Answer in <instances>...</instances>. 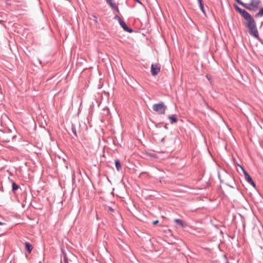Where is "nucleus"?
I'll return each instance as SVG.
<instances>
[{
    "label": "nucleus",
    "instance_id": "a211bd4d",
    "mask_svg": "<svg viewBox=\"0 0 263 263\" xmlns=\"http://www.w3.org/2000/svg\"><path fill=\"white\" fill-rule=\"evenodd\" d=\"M71 131H72V133L74 134V135L75 136L77 137L76 126H75L74 124H72V125H71Z\"/></svg>",
    "mask_w": 263,
    "mask_h": 263
},
{
    "label": "nucleus",
    "instance_id": "5701e85b",
    "mask_svg": "<svg viewBox=\"0 0 263 263\" xmlns=\"http://www.w3.org/2000/svg\"><path fill=\"white\" fill-rule=\"evenodd\" d=\"M92 17V18H91V19L93 20L95 22L98 23L97 17L95 15H93Z\"/></svg>",
    "mask_w": 263,
    "mask_h": 263
},
{
    "label": "nucleus",
    "instance_id": "bb28decb",
    "mask_svg": "<svg viewBox=\"0 0 263 263\" xmlns=\"http://www.w3.org/2000/svg\"><path fill=\"white\" fill-rule=\"evenodd\" d=\"M262 45H263V40L260 37L257 40Z\"/></svg>",
    "mask_w": 263,
    "mask_h": 263
},
{
    "label": "nucleus",
    "instance_id": "39448f33",
    "mask_svg": "<svg viewBox=\"0 0 263 263\" xmlns=\"http://www.w3.org/2000/svg\"><path fill=\"white\" fill-rule=\"evenodd\" d=\"M247 21V23L246 24V27L251 26L256 24V22L254 19V18L250 15L249 17L245 19Z\"/></svg>",
    "mask_w": 263,
    "mask_h": 263
},
{
    "label": "nucleus",
    "instance_id": "4468645a",
    "mask_svg": "<svg viewBox=\"0 0 263 263\" xmlns=\"http://www.w3.org/2000/svg\"><path fill=\"white\" fill-rule=\"evenodd\" d=\"M174 221L176 224L180 226L182 228L185 227V224L184 223L183 221L180 219H174Z\"/></svg>",
    "mask_w": 263,
    "mask_h": 263
},
{
    "label": "nucleus",
    "instance_id": "aec40b11",
    "mask_svg": "<svg viewBox=\"0 0 263 263\" xmlns=\"http://www.w3.org/2000/svg\"><path fill=\"white\" fill-rule=\"evenodd\" d=\"M63 260L64 263H69L67 255L63 252Z\"/></svg>",
    "mask_w": 263,
    "mask_h": 263
},
{
    "label": "nucleus",
    "instance_id": "c85d7f7f",
    "mask_svg": "<svg viewBox=\"0 0 263 263\" xmlns=\"http://www.w3.org/2000/svg\"><path fill=\"white\" fill-rule=\"evenodd\" d=\"M109 210L112 212H114V209H112L111 207H109Z\"/></svg>",
    "mask_w": 263,
    "mask_h": 263
},
{
    "label": "nucleus",
    "instance_id": "c9c22d12",
    "mask_svg": "<svg viewBox=\"0 0 263 263\" xmlns=\"http://www.w3.org/2000/svg\"><path fill=\"white\" fill-rule=\"evenodd\" d=\"M106 2H107V1H108V0H106Z\"/></svg>",
    "mask_w": 263,
    "mask_h": 263
},
{
    "label": "nucleus",
    "instance_id": "6ab92c4d",
    "mask_svg": "<svg viewBox=\"0 0 263 263\" xmlns=\"http://www.w3.org/2000/svg\"><path fill=\"white\" fill-rule=\"evenodd\" d=\"M262 15H263V11L262 10V9L261 8V9H260L259 12L255 14V16L256 17H259L262 16Z\"/></svg>",
    "mask_w": 263,
    "mask_h": 263
},
{
    "label": "nucleus",
    "instance_id": "ddd939ff",
    "mask_svg": "<svg viewBox=\"0 0 263 263\" xmlns=\"http://www.w3.org/2000/svg\"><path fill=\"white\" fill-rule=\"evenodd\" d=\"M239 14L243 17V18L245 20L247 19L248 17H249L251 14H250L246 10L243 9L241 13Z\"/></svg>",
    "mask_w": 263,
    "mask_h": 263
},
{
    "label": "nucleus",
    "instance_id": "2f4dec72",
    "mask_svg": "<svg viewBox=\"0 0 263 263\" xmlns=\"http://www.w3.org/2000/svg\"><path fill=\"white\" fill-rule=\"evenodd\" d=\"M6 1V3L7 5H10V4H8L7 2V1H10L11 0H5Z\"/></svg>",
    "mask_w": 263,
    "mask_h": 263
},
{
    "label": "nucleus",
    "instance_id": "393cba45",
    "mask_svg": "<svg viewBox=\"0 0 263 263\" xmlns=\"http://www.w3.org/2000/svg\"><path fill=\"white\" fill-rule=\"evenodd\" d=\"M159 222V220H155L153 222V224L154 225H156Z\"/></svg>",
    "mask_w": 263,
    "mask_h": 263
},
{
    "label": "nucleus",
    "instance_id": "f8f14e48",
    "mask_svg": "<svg viewBox=\"0 0 263 263\" xmlns=\"http://www.w3.org/2000/svg\"><path fill=\"white\" fill-rule=\"evenodd\" d=\"M25 249L28 251V252L29 253H31L32 250V247L31 246V245L30 244V243L28 242H26L25 243Z\"/></svg>",
    "mask_w": 263,
    "mask_h": 263
},
{
    "label": "nucleus",
    "instance_id": "6e6552de",
    "mask_svg": "<svg viewBox=\"0 0 263 263\" xmlns=\"http://www.w3.org/2000/svg\"><path fill=\"white\" fill-rule=\"evenodd\" d=\"M238 166L240 167L241 170H242L246 181L248 182L249 181H251L252 179L251 177L249 175V174L247 173V172L244 169V168L241 166L240 165H238Z\"/></svg>",
    "mask_w": 263,
    "mask_h": 263
},
{
    "label": "nucleus",
    "instance_id": "c756f323",
    "mask_svg": "<svg viewBox=\"0 0 263 263\" xmlns=\"http://www.w3.org/2000/svg\"><path fill=\"white\" fill-rule=\"evenodd\" d=\"M206 78L208 79V80H209L210 83H211L212 82H211V78L209 77L208 75L206 76Z\"/></svg>",
    "mask_w": 263,
    "mask_h": 263
},
{
    "label": "nucleus",
    "instance_id": "f3484780",
    "mask_svg": "<svg viewBox=\"0 0 263 263\" xmlns=\"http://www.w3.org/2000/svg\"><path fill=\"white\" fill-rule=\"evenodd\" d=\"M198 3L200 10L202 11V12L204 14H205V11L204 9V6H203V4L202 3V0H198Z\"/></svg>",
    "mask_w": 263,
    "mask_h": 263
},
{
    "label": "nucleus",
    "instance_id": "f704fd0d",
    "mask_svg": "<svg viewBox=\"0 0 263 263\" xmlns=\"http://www.w3.org/2000/svg\"><path fill=\"white\" fill-rule=\"evenodd\" d=\"M164 138H163V139L161 140V141H164Z\"/></svg>",
    "mask_w": 263,
    "mask_h": 263
},
{
    "label": "nucleus",
    "instance_id": "4be33fe9",
    "mask_svg": "<svg viewBox=\"0 0 263 263\" xmlns=\"http://www.w3.org/2000/svg\"><path fill=\"white\" fill-rule=\"evenodd\" d=\"M248 183H249V184H250L251 185H252L253 187H255V186H256V185H255V183H254V182L253 181V179H252L251 180V181H249L248 182Z\"/></svg>",
    "mask_w": 263,
    "mask_h": 263
},
{
    "label": "nucleus",
    "instance_id": "9d476101",
    "mask_svg": "<svg viewBox=\"0 0 263 263\" xmlns=\"http://www.w3.org/2000/svg\"><path fill=\"white\" fill-rule=\"evenodd\" d=\"M241 5L250 11H255L254 9L252 7V3H249L248 4H247L242 3Z\"/></svg>",
    "mask_w": 263,
    "mask_h": 263
},
{
    "label": "nucleus",
    "instance_id": "9b49d317",
    "mask_svg": "<svg viewBox=\"0 0 263 263\" xmlns=\"http://www.w3.org/2000/svg\"><path fill=\"white\" fill-rule=\"evenodd\" d=\"M168 119L171 120V123L172 124L177 123V119L176 118V115H173L171 116H169L168 117Z\"/></svg>",
    "mask_w": 263,
    "mask_h": 263
},
{
    "label": "nucleus",
    "instance_id": "473e14b6",
    "mask_svg": "<svg viewBox=\"0 0 263 263\" xmlns=\"http://www.w3.org/2000/svg\"><path fill=\"white\" fill-rule=\"evenodd\" d=\"M3 224H5V223H3V222L0 221V225L2 226V225H3Z\"/></svg>",
    "mask_w": 263,
    "mask_h": 263
},
{
    "label": "nucleus",
    "instance_id": "2eb2a0df",
    "mask_svg": "<svg viewBox=\"0 0 263 263\" xmlns=\"http://www.w3.org/2000/svg\"><path fill=\"white\" fill-rule=\"evenodd\" d=\"M115 162L117 170L119 171L121 169V165L120 161L118 159H116L115 160Z\"/></svg>",
    "mask_w": 263,
    "mask_h": 263
},
{
    "label": "nucleus",
    "instance_id": "1a4fd4ad",
    "mask_svg": "<svg viewBox=\"0 0 263 263\" xmlns=\"http://www.w3.org/2000/svg\"><path fill=\"white\" fill-rule=\"evenodd\" d=\"M250 3H252V7L254 9L255 11H256L258 9L260 1L259 0H251Z\"/></svg>",
    "mask_w": 263,
    "mask_h": 263
},
{
    "label": "nucleus",
    "instance_id": "0eeeda50",
    "mask_svg": "<svg viewBox=\"0 0 263 263\" xmlns=\"http://www.w3.org/2000/svg\"><path fill=\"white\" fill-rule=\"evenodd\" d=\"M114 0H108L107 1V3L110 6V7L113 9L119 12V8L116 4L113 2Z\"/></svg>",
    "mask_w": 263,
    "mask_h": 263
},
{
    "label": "nucleus",
    "instance_id": "dca6fc26",
    "mask_svg": "<svg viewBox=\"0 0 263 263\" xmlns=\"http://www.w3.org/2000/svg\"><path fill=\"white\" fill-rule=\"evenodd\" d=\"M20 187V186L16 184L14 182H12V191L13 192L15 193L16 191Z\"/></svg>",
    "mask_w": 263,
    "mask_h": 263
},
{
    "label": "nucleus",
    "instance_id": "20e7f679",
    "mask_svg": "<svg viewBox=\"0 0 263 263\" xmlns=\"http://www.w3.org/2000/svg\"><path fill=\"white\" fill-rule=\"evenodd\" d=\"M160 70V68L157 65L152 64L151 65V73L152 75L155 76L157 75Z\"/></svg>",
    "mask_w": 263,
    "mask_h": 263
},
{
    "label": "nucleus",
    "instance_id": "423d86ee",
    "mask_svg": "<svg viewBox=\"0 0 263 263\" xmlns=\"http://www.w3.org/2000/svg\"><path fill=\"white\" fill-rule=\"evenodd\" d=\"M120 25L124 31H126L129 33H132L133 32V30L132 28L128 27L123 20L120 22Z\"/></svg>",
    "mask_w": 263,
    "mask_h": 263
},
{
    "label": "nucleus",
    "instance_id": "f03ea898",
    "mask_svg": "<svg viewBox=\"0 0 263 263\" xmlns=\"http://www.w3.org/2000/svg\"><path fill=\"white\" fill-rule=\"evenodd\" d=\"M152 108L154 111L158 112L159 114H164L166 106L164 105L163 102H160L157 104H154L153 105Z\"/></svg>",
    "mask_w": 263,
    "mask_h": 263
},
{
    "label": "nucleus",
    "instance_id": "7ed1b4c3",
    "mask_svg": "<svg viewBox=\"0 0 263 263\" xmlns=\"http://www.w3.org/2000/svg\"><path fill=\"white\" fill-rule=\"evenodd\" d=\"M247 27L249 29V33L251 35L253 36L257 40L260 38L259 36L258 31L257 29L256 24Z\"/></svg>",
    "mask_w": 263,
    "mask_h": 263
},
{
    "label": "nucleus",
    "instance_id": "f257e3e1",
    "mask_svg": "<svg viewBox=\"0 0 263 263\" xmlns=\"http://www.w3.org/2000/svg\"><path fill=\"white\" fill-rule=\"evenodd\" d=\"M16 135H13L11 131L4 132L0 130V141L2 142H10L11 139L16 138Z\"/></svg>",
    "mask_w": 263,
    "mask_h": 263
},
{
    "label": "nucleus",
    "instance_id": "b1692460",
    "mask_svg": "<svg viewBox=\"0 0 263 263\" xmlns=\"http://www.w3.org/2000/svg\"><path fill=\"white\" fill-rule=\"evenodd\" d=\"M115 18H118V22H119V23H120V22H121V21H123V20H121V18H120L119 16H118V15H116V16H115Z\"/></svg>",
    "mask_w": 263,
    "mask_h": 263
},
{
    "label": "nucleus",
    "instance_id": "7c9ffc66",
    "mask_svg": "<svg viewBox=\"0 0 263 263\" xmlns=\"http://www.w3.org/2000/svg\"><path fill=\"white\" fill-rule=\"evenodd\" d=\"M167 125H168L167 124H166L164 125V128H165V129H168Z\"/></svg>",
    "mask_w": 263,
    "mask_h": 263
},
{
    "label": "nucleus",
    "instance_id": "412c9836",
    "mask_svg": "<svg viewBox=\"0 0 263 263\" xmlns=\"http://www.w3.org/2000/svg\"><path fill=\"white\" fill-rule=\"evenodd\" d=\"M234 8L239 13H241V11L243 10L236 5H234Z\"/></svg>",
    "mask_w": 263,
    "mask_h": 263
},
{
    "label": "nucleus",
    "instance_id": "72a5a7b5",
    "mask_svg": "<svg viewBox=\"0 0 263 263\" xmlns=\"http://www.w3.org/2000/svg\"><path fill=\"white\" fill-rule=\"evenodd\" d=\"M226 259H227V261H226V263H229V261H228V260H227V258L226 257Z\"/></svg>",
    "mask_w": 263,
    "mask_h": 263
},
{
    "label": "nucleus",
    "instance_id": "cd10ccee",
    "mask_svg": "<svg viewBox=\"0 0 263 263\" xmlns=\"http://www.w3.org/2000/svg\"><path fill=\"white\" fill-rule=\"evenodd\" d=\"M236 2H237V3H238L239 5H241V4L243 3L242 2H241L240 0H235Z\"/></svg>",
    "mask_w": 263,
    "mask_h": 263
},
{
    "label": "nucleus",
    "instance_id": "a878e982",
    "mask_svg": "<svg viewBox=\"0 0 263 263\" xmlns=\"http://www.w3.org/2000/svg\"><path fill=\"white\" fill-rule=\"evenodd\" d=\"M136 2L138 3V4L142 5V2L140 0H134Z\"/></svg>",
    "mask_w": 263,
    "mask_h": 263
}]
</instances>
